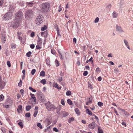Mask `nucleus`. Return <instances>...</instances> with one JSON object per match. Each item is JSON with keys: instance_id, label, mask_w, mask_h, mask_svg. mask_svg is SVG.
<instances>
[{"instance_id": "f257e3e1", "label": "nucleus", "mask_w": 133, "mask_h": 133, "mask_svg": "<svg viewBox=\"0 0 133 133\" xmlns=\"http://www.w3.org/2000/svg\"><path fill=\"white\" fill-rule=\"evenodd\" d=\"M46 109L49 111H54L57 108L54 105L51 103L50 102L48 101L45 104Z\"/></svg>"}, {"instance_id": "f03ea898", "label": "nucleus", "mask_w": 133, "mask_h": 133, "mask_svg": "<svg viewBox=\"0 0 133 133\" xmlns=\"http://www.w3.org/2000/svg\"><path fill=\"white\" fill-rule=\"evenodd\" d=\"M42 10L44 12L48 11L50 6V5L48 3H43L42 5Z\"/></svg>"}, {"instance_id": "7ed1b4c3", "label": "nucleus", "mask_w": 133, "mask_h": 133, "mask_svg": "<svg viewBox=\"0 0 133 133\" xmlns=\"http://www.w3.org/2000/svg\"><path fill=\"white\" fill-rule=\"evenodd\" d=\"M12 14L11 12H8L3 17V19L5 21L9 20L12 16Z\"/></svg>"}, {"instance_id": "20e7f679", "label": "nucleus", "mask_w": 133, "mask_h": 133, "mask_svg": "<svg viewBox=\"0 0 133 133\" xmlns=\"http://www.w3.org/2000/svg\"><path fill=\"white\" fill-rule=\"evenodd\" d=\"M33 14V11L32 10H28L25 12V18L27 19H28L31 17Z\"/></svg>"}, {"instance_id": "39448f33", "label": "nucleus", "mask_w": 133, "mask_h": 133, "mask_svg": "<svg viewBox=\"0 0 133 133\" xmlns=\"http://www.w3.org/2000/svg\"><path fill=\"white\" fill-rule=\"evenodd\" d=\"M23 16L22 12H18L16 14V18L17 19V20H19V21H20Z\"/></svg>"}, {"instance_id": "423d86ee", "label": "nucleus", "mask_w": 133, "mask_h": 133, "mask_svg": "<svg viewBox=\"0 0 133 133\" xmlns=\"http://www.w3.org/2000/svg\"><path fill=\"white\" fill-rule=\"evenodd\" d=\"M41 18V16H40V18L39 16H38L36 18V23L38 25H40L42 22V19Z\"/></svg>"}, {"instance_id": "0eeeda50", "label": "nucleus", "mask_w": 133, "mask_h": 133, "mask_svg": "<svg viewBox=\"0 0 133 133\" xmlns=\"http://www.w3.org/2000/svg\"><path fill=\"white\" fill-rule=\"evenodd\" d=\"M15 23H12V25L15 28H18L19 25V20H17V19H15L14 20Z\"/></svg>"}, {"instance_id": "6e6552de", "label": "nucleus", "mask_w": 133, "mask_h": 133, "mask_svg": "<svg viewBox=\"0 0 133 133\" xmlns=\"http://www.w3.org/2000/svg\"><path fill=\"white\" fill-rule=\"evenodd\" d=\"M5 85V83L2 80L1 77L0 76V88L1 89H3Z\"/></svg>"}, {"instance_id": "1a4fd4ad", "label": "nucleus", "mask_w": 133, "mask_h": 133, "mask_svg": "<svg viewBox=\"0 0 133 133\" xmlns=\"http://www.w3.org/2000/svg\"><path fill=\"white\" fill-rule=\"evenodd\" d=\"M96 123L95 122H93L89 124L88 125L89 128L92 129H93L96 127Z\"/></svg>"}, {"instance_id": "9d476101", "label": "nucleus", "mask_w": 133, "mask_h": 133, "mask_svg": "<svg viewBox=\"0 0 133 133\" xmlns=\"http://www.w3.org/2000/svg\"><path fill=\"white\" fill-rule=\"evenodd\" d=\"M116 30L120 33L123 32L124 31L122 29L121 26L117 25L116 26Z\"/></svg>"}, {"instance_id": "9b49d317", "label": "nucleus", "mask_w": 133, "mask_h": 133, "mask_svg": "<svg viewBox=\"0 0 133 133\" xmlns=\"http://www.w3.org/2000/svg\"><path fill=\"white\" fill-rule=\"evenodd\" d=\"M12 103V101L11 99H9L6 103L7 104L5 105V107L6 108H8L9 107V105H10Z\"/></svg>"}, {"instance_id": "f8f14e48", "label": "nucleus", "mask_w": 133, "mask_h": 133, "mask_svg": "<svg viewBox=\"0 0 133 133\" xmlns=\"http://www.w3.org/2000/svg\"><path fill=\"white\" fill-rule=\"evenodd\" d=\"M124 42L127 48L129 50H130V48L128 42V41L124 39Z\"/></svg>"}, {"instance_id": "ddd939ff", "label": "nucleus", "mask_w": 133, "mask_h": 133, "mask_svg": "<svg viewBox=\"0 0 133 133\" xmlns=\"http://www.w3.org/2000/svg\"><path fill=\"white\" fill-rule=\"evenodd\" d=\"M54 87L57 88L58 89H61V87H59L58 84L57 83H54L53 84Z\"/></svg>"}, {"instance_id": "4468645a", "label": "nucleus", "mask_w": 133, "mask_h": 133, "mask_svg": "<svg viewBox=\"0 0 133 133\" xmlns=\"http://www.w3.org/2000/svg\"><path fill=\"white\" fill-rule=\"evenodd\" d=\"M34 4V3L32 2H27L26 3V5L28 6V7H32Z\"/></svg>"}, {"instance_id": "2eb2a0df", "label": "nucleus", "mask_w": 133, "mask_h": 133, "mask_svg": "<svg viewBox=\"0 0 133 133\" xmlns=\"http://www.w3.org/2000/svg\"><path fill=\"white\" fill-rule=\"evenodd\" d=\"M38 40L37 41L38 43L39 44H41L42 43V38H40L38 35Z\"/></svg>"}, {"instance_id": "dca6fc26", "label": "nucleus", "mask_w": 133, "mask_h": 133, "mask_svg": "<svg viewBox=\"0 0 133 133\" xmlns=\"http://www.w3.org/2000/svg\"><path fill=\"white\" fill-rule=\"evenodd\" d=\"M1 39L2 42L3 43H4L6 41V38L5 36H3L1 37Z\"/></svg>"}, {"instance_id": "f3484780", "label": "nucleus", "mask_w": 133, "mask_h": 133, "mask_svg": "<svg viewBox=\"0 0 133 133\" xmlns=\"http://www.w3.org/2000/svg\"><path fill=\"white\" fill-rule=\"evenodd\" d=\"M48 35V32L47 31L42 32L41 33V35L42 36H43L45 35Z\"/></svg>"}, {"instance_id": "a211bd4d", "label": "nucleus", "mask_w": 133, "mask_h": 133, "mask_svg": "<svg viewBox=\"0 0 133 133\" xmlns=\"http://www.w3.org/2000/svg\"><path fill=\"white\" fill-rule=\"evenodd\" d=\"M98 133H103V130L101 129L100 127H98Z\"/></svg>"}, {"instance_id": "6ab92c4d", "label": "nucleus", "mask_w": 133, "mask_h": 133, "mask_svg": "<svg viewBox=\"0 0 133 133\" xmlns=\"http://www.w3.org/2000/svg\"><path fill=\"white\" fill-rule=\"evenodd\" d=\"M86 113L88 114L89 115H91L92 113L91 111L89 109H87L86 110Z\"/></svg>"}, {"instance_id": "aec40b11", "label": "nucleus", "mask_w": 133, "mask_h": 133, "mask_svg": "<svg viewBox=\"0 0 133 133\" xmlns=\"http://www.w3.org/2000/svg\"><path fill=\"white\" fill-rule=\"evenodd\" d=\"M45 72L43 71H41L40 73V76L43 77L45 76Z\"/></svg>"}, {"instance_id": "412c9836", "label": "nucleus", "mask_w": 133, "mask_h": 133, "mask_svg": "<svg viewBox=\"0 0 133 133\" xmlns=\"http://www.w3.org/2000/svg\"><path fill=\"white\" fill-rule=\"evenodd\" d=\"M62 114L63 115V117H65L68 114V113L65 111H63L62 112Z\"/></svg>"}, {"instance_id": "4be33fe9", "label": "nucleus", "mask_w": 133, "mask_h": 133, "mask_svg": "<svg viewBox=\"0 0 133 133\" xmlns=\"http://www.w3.org/2000/svg\"><path fill=\"white\" fill-rule=\"evenodd\" d=\"M67 103L70 105H71L72 104V102L70 99H68L67 100Z\"/></svg>"}, {"instance_id": "5701e85b", "label": "nucleus", "mask_w": 133, "mask_h": 133, "mask_svg": "<svg viewBox=\"0 0 133 133\" xmlns=\"http://www.w3.org/2000/svg\"><path fill=\"white\" fill-rule=\"evenodd\" d=\"M75 111L76 114L78 115H79L80 114V112L79 111V110L78 108H76L75 109Z\"/></svg>"}, {"instance_id": "b1692460", "label": "nucleus", "mask_w": 133, "mask_h": 133, "mask_svg": "<svg viewBox=\"0 0 133 133\" xmlns=\"http://www.w3.org/2000/svg\"><path fill=\"white\" fill-rule=\"evenodd\" d=\"M40 82L42 83L43 85H44L46 83V81L45 79H43Z\"/></svg>"}, {"instance_id": "393cba45", "label": "nucleus", "mask_w": 133, "mask_h": 133, "mask_svg": "<svg viewBox=\"0 0 133 133\" xmlns=\"http://www.w3.org/2000/svg\"><path fill=\"white\" fill-rule=\"evenodd\" d=\"M31 108V106L30 105H28L26 107V109L27 111H29Z\"/></svg>"}, {"instance_id": "a878e982", "label": "nucleus", "mask_w": 133, "mask_h": 133, "mask_svg": "<svg viewBox=\"0 0 133 133\" xmlns=\"http://www.w3.org/2000/svg\"><path fill=\"white\" fill-rule=\"evenodd\" d=\"M74 119L73 117H71L68 120V122L70 123L71 121H73L74 120Z\"/></svg>"}, {"instance_id": "bb28decb", "label": "nucleus", "mask_w": 133, "mask_h": 133, "mask_svg": "<svg viewBox=\"0 0 133 133\" xmlns=\"http://www.w3.org/2000/svg\"><path fill=\"white\" fill-rule=\"evenodd\" d=\"M37 125L40 129H42V128L43 127L41 125V124L40 123H38L37 124Z\"/></svg>"}, {"instance_id": "cd10ccee", "label": "nucleus", "mask_w": 133, "mask_h": 133, "mask_svg": "<svg viewBox=\"0 0 133 133\" xmlns=\"http://www.w3.org/2000/svg\"><path fill=\"white\" fill-rule=\"evenodd\" d=\"M113 17L114 18H116L117 17V15L115 12H114L112 14Z\"/></svg>"}, {"instance_id": "c85d7f7f", "label": "nucleus", "mask_w": 133, "mask_h": 133, "mask_svg": "<svg viewBox=\"0 0 133 133\" xmlns=\"http://www.w3.org/2000/svg\"><path fill=\"white\" fill-rule=\"evenodd\" d=\"M31 54L32 52L31 51H29L26 53V56L28 57H30V55Z\"/></svg>"}, {"instance_id": "c756f323", "label": "nucleus", "mask_w": 133, "mask_h": 133, "mask_svg": "<svg viewBox=\"0 0 133 133\" xmlns=\"http://www.w3.org/2000/svg\"><path fill=\"white\" fill-rule=\"evenodd\" d=\"M111 5L110 4H107L106 6V7L107 9H110L111 7Z\"/></svg>"}, {"instance_id": "7c9ffc66", "label": "nucleus", "mask_w": 133, "mask_h": 133, "mask_svg": "<svg viewBox=\"0 0 133 133\" xmlns=\"http://www.w3.org/2000/svg\"><path fill=\"white\" fill-rule=\"evenodd\" d=\"M71 94V92L69 91L68 90L67 91L66 93V94L67 96H70Z\"/></svg>"}, {"instance_id": "2f4dec72", "label": "nucleus", "mask_w": 133, "mask_h": 133, "mask_svg": "<svg viewBox=\"0 0 133 133\" xmlns=\"http://www.w3.org/2000/svg\"><path fill=\"white\" fill-rule=\"evenodd\" d=\"M46 29V25H44L43 27H42L41 28V30L42 31H43L45 30Z\"/></svg>"}, {"instance_id": "473e14b6", "label": "nucleus", "mask_w": 133, "mask_h": 133, "mask_svg": "<svg viewBox=\"0 0 133 133\" xmlns=\"http://www.w3.org/2000/svg\"><path fill=\"white\" fill-rule=\"evenodd\" d=\"M18 124L21 128H23V124L22 122H19Z\"/></svg>"}, {"instance_id": "72a5a7b5", "label": "nucleus", "mask_w": 133, "mask_h": 133, "mask_svg": "<svg viewBox=\"0 0 133 133\" xmlns=\"http://www.w3.org/2000/svg\"><path fill=\"white\" fill-rule=\"evenodd\" d=\"M4 98V96L2 94L0 95V101H3Z\"/></svg>"}, {"instance_id": "f704fd0d", "label": "nucleus", "mask_w": 133, "mask_h": 133, "mask_svg": "<svg viewBox=\"0 0 133 133\" xmlns=\"http://www.w3.org/2000/svg\"><path fill=\"white\" fill-rule=\"evenodd\" d=\"M38 112V110H36L34 112L33 116L34 117H36Z\"/></svg>"}, {"instance_id": "c9c22d12", "label": "nucleus", "mask_w": 133, "mask_h": 133, "mask_svg": "<svg viewBox=\"0 0 133 133\" xmlns=\"http://www.w3.org/2000/svg\"><path fill=\"white\" fill-rule=\"evenodd\" d=\"M46 64L47 65L49 66H50V61L49 59H47L46 60Z\"/></svg>"}, {"instance_id": "e433bc0d", "label": "nucleus", "mask_w": 133, "mask_h": 133, "mask_svg": "<svg viewBox=\"0 0 133 133\" xmlns=\"http://www.w3.org/2000/svg\"><path fill=\"white\" fill-rule=\"evenodd\" d=\"M62 81L63 79L62 77H59L57 79V81H58L59 82H61V81Z\"/></svg>"}, {"instance_id": "4c0bfd02", "label": "nucleus", "mask_w": 133, "mask_h": 133, "mask_svg": "<svg viewBox=\"0 0 133 133\" xmlns=\"http://www.w3.org/2000/svg\"><path fill=\"white\" fill-rule=\"evenodd\" d=\"M29 89L31 91L33 92H35L36 91V90H35L33 88L31 87H30L29 88Z\"/></svg>"}, {"instance_id": "58836bf2", "label": "nucleus", "mask_w": 133, "mask_h": 133, "mask_svg": "<svg viewBox=\"0 0 133 133\" xmlns=\"http://www.w3.org/2000/svg\"><path fill=\"white\" fill-rule=\"evenodd\" d=\"M55 63L56 64V66H58L59 65V63L57 60H56Z\"/></svg>"}, {"instance_id": "ea45409f", "label": "nucleus", "mask_w": 133, "mask_h": 133, "mask_svg": "<svg viewBox=\"0 0 133 133\" xmlns=\"http://www.w3.org/2000/svg\"><path fill=\"white\" fill-rule=\"evenodd\" d=\"M22 82L21 79H20V81L18 83V85L19 87H21L22 85Z\"/></svg>"}, {"instance_id": "a19ab883", "label": "nucleus", "mask_w": 133, "mask_h": 133, "mask_svg": "<svg viewBox=\"0 0 133 133\" xmlns=\"http://www.w3.org/2000/svg\"><path fill=\"white\" fill-rule=\"evenodd\" d=\"M36 71V70L35 69H32L31 71V74L32 75H34Z\"/></svg>"}, {"instance_id": "79ce46f5", "label": "nucleus", "mask_w": 133, "mask_h": 133, "mask_svg": "<svg viewBox=\"0 0 133 133\" xmlns=\"http://www.w3.org/2000/svg\"><path fill=\"white\" fill-rule=\"evenodd\" d=\"M30 113L28 112L25 114V116L26 117H29L30 116Z\"/></svg>"}, {"instance_id": "37998d69", "label": "nucleus", "mask_w": 133, "mask_h": 133, "mask_svg": "<svg viewBox=\"0 0 133 133\" xmlns=\"http://www.w3.org/2000/svg\"><path fill=\"white\" fill-rule=\"evenodd\" d=\"M98 105L99 107H101L103 105V104L101 102H99L98 103Z\"/></svg>"}, {"instance_id": "c03bdc74", "label": "nucleus", "mask_w": 133, "mask_h": 133, "mask_svg": "<svg viewBox=\"0 0 133 133\" xmlns=\"http://www.w3.org/2000/svg\"><path fill=\"white\" fill-rule=\"evenodd\" d=\"M53 130L56 132H58L59 131V130H58L56 128L54 127L53 128Z\"/></svg>"}, {"instance_id": "a18cd8bd", "label": "nucleus", "mask_w": 133, "mask_h": 133, "mask_svg": "<svg viewBox=\"0 0 133 133\" xmlns=\"http://www.w3.org/2000/svg\"><path fill=\"white\" fill-rule=\"evenodd\" d=\"M14 8L13 7L12 5H10L9 6V10H13Z\"/></svg>"}, {"instance_id": "49530a36", "label": "nucleus", "mask_w": 133, "mask_h": 133, "mask_svg": "<svg viewBox=\"0 0 133 133\" xmlns=\"http://www.w3.org/2000/svg\"><path fill=\"white\" fill-rule=\"evenodd\" d=\"M92 57H91L90 59H89V60H87L86 62V63H88L89 61H92V62H93V61L92 60Z\"/></svg>"}, {"instance_id": "de8ad7c7", "label": "nucleus", "mask_w": 133, "mask_h": 133, "mask_svg": "<svg viewBox=\"0 0 133 133\" xmlns=\"http://www.w3.org/2000/svg\"><path fill=\"white\" fill-rule=\"evenodd\" d=\"M11 48L12 49H15L16 48V46L15 44H13L11 45Z\"/></svg>"}, {"instance_id": "09e8293b", "label": "nucleus", "mask_w": 133, "mask_h": 133, "mask_svg": "<svg viewBox=\"0 0 133 133\" xmlns=\"http://www.w3.org/2000/svg\"><path fill=\"white\" fill-rule=\"evenodd\" d=\"M7 64L9 67L11 66V64L9 61H7Z\"/></svg>"}, {"instance_id": "8fccbe9b", "label": "nucleus", "mask_w": 133, "mask_h": 133, "mask_svg": "<svg viewBox=\"0 0 133 133\" xmlns=\"http://www.w3.org/2000/svg\"><path fill=\"white\" fill-rule=\"evenodd\" d=\"M20 92L21 93V94H22V96H23L24 94V91L23 89H21L20 90Z\"/></svg>"}, {"instance_id": "3c124183", "label": "nucleus", "mask_w": 133, "mask_h": 133, "mask_svg": "<svg viewBox=\"0 0 133 133\" xmlns=\"http://www.w3.org/2000/svg\"><path fill=\"white\" fill-rule=\"evenodd\" d=\"M22 107L21 105H19L18 107V109H17V110H22Z\"/></svg>"}, {"instance_id": "603ef678", "label": "nucleus", "mask_w": 133, "mask_h": 133, "mask_svg": "<svg viewBox=\"0 0 133 133\" xmlns=\"http://www.w3.org/2000/svg\"><path fill=\"white\" fill-rule=\"evenodd\" d=\"M99 20V18L98 17H97L96 18L95 20V23H97L98 22Z\"/></svg>"}, {"instance_id": "864d4df0", "label": "nucleus", "mask_w": 133, "mask_h": 133, "mask_svg": "<svg viewBox=\"0 0 133 133\" xmlns=\"http://www.w3.org/2000/svg\"><path fill=\"white\" fill-rule=\"evenodd\" d=\"M61 103L63 105H65L64 101V100L63 99H62L61 100Z\"/></svg>"}, {"instance_id": "5fc2aeb1", "label": "nucleus", "mask_w": 133, "mask_h": 133, "mask_svg": "<svg viewBox=\"0 0 133 133\" xmlns=\"http://www.w3.org/2000/svg\"><path fill=\"white\" fill-rule=\"evenodd\" d=\"M35 35V32H32L30 34V36L31 37H33Z\"/></svg>"}, {"instance_id": "6e6d98bb", "label": "nucleus", "mask_w": 133, "mask_h": 133, "mask_svg": "<svg viewBox=\"0 0 133 133\" xmlns=\"http://www.w3.org/2000/svg\"><path fill=\"white\" fill-rule=\"evenodd\" d=\"M88 74V72L87 71H85L84 72L83 75L84 76H86Z\"/></svg>"}, {"instance_id": "4d7b16f0", "label": "nucleus", "mask_w": 133, "mask_h": 133, "mask_svg": "<svg viewBox=\"0 0 133 133\" xmlns=\"http://www.w3.org/2000/svg\"><path fill=\"white\" fill-rule=\"evenodd\" d=\"M3 0H0V6L2 5L3 4Z\"/></svg>"}, {"instance_id": "13d9d810", "label": "nucleus", "mask_w": 133, "mask_h": 133, "mask_svg": "<svg viewBox=\"0 0 133 133\" xmlns=\"http://www.w3.org/2000/svg\"><path fill=\"white\" fill-rule=\"evenodd\" d=\"M30 46L31 48L32 49H34L35 46V45L34 44H31L30 45Z\"/></svg>"}, {"instance_id": "bf43d9fd", "label": "nucleus", "mask_w": 133, "mask_h": 133, "mask_svg": "<svg viewBox=\"0 0 133 133\" xmlns=\"http://www.w3.org/2000/svg\"><path fill=\"white\" fill-rule=\"evenodd\" d=\"M36 48L37 49H41V47H40V46L38 45H36Z\"/></svg>"}, {"instance_id": "052dcab7", "label": "nucleus", "mask_w": 133, "mask_h": 133, "mask_svg": "<svg viewBox=\"0 0 133 133\" xmlns=\"http://www.w3.org/2000/svg\"><path fill=\"white\" fill-rule=\"evenodd\" d=\"M51 52L52 54H55V50H54L51 49Z\"/></svg>"}, {"instance_id": "680f3d73", "label": "nucleus", "mask_w": 133, "mask_h": 133, "mask_svg": "<svg viewBox=\"0 0 133 133\" xmlns=\"http://www.w3.org/2000/svg\"><path fill=\"white\" fill-rule=\"evenodd\" d=\"M114 71L115 72H118L119 71V70L118 69H114Z\"/></svg>"}, {"instance_id": "e2e57ef3", "label": "nucleus", "mask_w": 133, "mask_h": 133, "mask_svg": "<svg viewBox=\"0 0 133 133\" xmlns=\"http://www.w3.org/2000/svg\"><path fill=\"white\" fill-rule=\"evenodd\" d=\"M114 112L116 113V114L118 116L119 115L117 113V111L116 110V109H114Z\"/></svg>"}, {"instance_id": "0e129e2a", "label": "nucleus", "mask_w": 133, "mask_h": 133, "mask_svg": "<svg viewBox=\"0 0 133 133\" xmlns=\"http://www.w3.org/2000/svg\"><path fill=\"white\" fill-rule=\"evenodd\" d=\"M96 71L97 72L100 71L101 70L99 68H97L96 69Z\"/></svg>"}, {"instance_id": "69168bd1", "label": "nucleus", "mask_w": 133, "mask_h": 133, "mask_svg": "<svg viewBox=\"0 0 133 133\" xmlns=\"http://www.w3.org/2000/svg\"><path fill=\"white\" fill-rule=\"evenodd\" d=\"M73 42L75 43H76V39L75 38H74L73 39Z\"/></svg>"}, {"instance_id": "338daca9", "label": "nucleus", "mask_w": 133, "mask_h": 133, "mask_svg": "<svg viewBox=\"0 0 133 133\" xmlns=\"http://www.w3.org/2000/svg\"><path fill=\"white\" fill-rule=\"evenodd\" d=\"M102 80V78L101 76L98 77V81H101Z\"/></svg>"}, {"instance_id": "774afa93", "label": "nucleus", "mask_w": 133, "mask_h": 133, "mask_svg": "<svg viewBox=\"0 0 133 133\" xmlns=\"http://www.w3.org/2000/svg\"><path fill=\"white\" fill-rule=\"evenodd\" d=\"M60 83L61 84V85L64 86L65 84V83L63 81H61V82H60Z\"/></svg>"}]
</instances>
